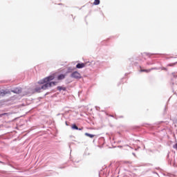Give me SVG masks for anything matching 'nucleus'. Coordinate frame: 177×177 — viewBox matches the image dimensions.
Segmentation results:
<instances>
[{
  "label": "nucleus",
  "instance_id": "nucleus-1",
  "mask_svg": "<svg viewBox=\"0 0 177 177\" xmlns=\"http://www.w3.org/2000/svg\"><path fill=\"white\" fill-rule=\"evenodd\" d=\"M53 80H55V74H53L46 78H44L42 80H40L39 82V84H41L42 86L41 87V89H44V91L46 89H48V88H50L51 86H55V85L57 84V82H50L53 81Z\"/></svg>",
  "mask_w": 177,
  "mask_h": 177
},
{
  "label": "nucleus",
  "instance_id": "nucleus-2",
  "mask_svg": "<svg viewBox=\"0 0 177 177\" xmlns=\"http://www.w3.org/2000/svg\"><path fill=\"white\" fill-rule=\"evenodd\" d=\"M71 77L76 80H80L81 78V73L78 71H75L71 73Z\"/></svg>",
  "mask_w": 177,
  "mask_h": 177
},
{
  "label": "nucleus",
  "instance_id": "nucleus-3",
  "mask_svg": "<svg viewBox=\"0 0 177 177\" xmlns=\"http://www.w3.org/2000/svg\"><path fill=\"white\" fill-rule=\"evenodd\" d=\"M86 66V63H81V64H77L76 65V68H84Z\"/></svg>",
  "mask_w": 177,
  "mask_h": 177
},
{
  "label": "nucleus",
  "instance_id": "nucleus-4",
  "mask_svg": "<svg viewBox=\"0 0 177 177\" xmlns=\"http://www.w3.org/2000/svg\"><path fill=\"white\" fill-rule=\"evenodd\" d=\"M64 78H66V75H64V74H61V75H58V77H57V80L59 81H60L62 80H64Z\"/></svg>",
  "mask_w": 177,
  "mask_h": 177
},
{
  "label": "nucleus",
  "instance_id": "nucleus-5",
  "mask_svg": "<svg viewBox=\"0 0 177 177\" xmlns=\"http://www.w3.org/2000/svg\"><path fill=\"white\" fill-rule=\"evenodd\" d=\"M12 92L14 93H21V90L19 88H15L14 91H12Z\"/></svg>",
  "mask_w": 177,
  "mask_h": 177
},
{
  "label": "nucleus",
  "instance_id": "nucleus-6",
  "mask_svg": "<svg viewBox=\"0 0 177 177\" xmlns=\"http://www.w3.org/2000/svg\"><path fill=\"white\" fill-rule=\"evenodd\" d=\"M85 136H88V138H91V139L93 138H95V135L93 134H89L88 133H85Z\"/></svg>",
  "mask_w": 177,
  "mask_h": 177
},
{
  "label": "nucleus",
  "instance_id": "nucleus-7",
  "mask_svg": "<svg viewBox=\"0 0 177 177\" xmlns=\"http://www.w3.org/2000/svg\"><path fill=\"white\" fill-rule=\"evenodd\" d=\"M150 71H151V70H150V69H141L140 70L141 73H150Z\"/></svg>",
  "mask_w": 177,
  "mask_h": 177
},
{
  "label": "nucleus",
  "instance_id": "nucleus-8",
  "mask_svg": "<svg viewBox=\"0 0 177 177\" xmlns=\"http://www.w3.org/2000/svg\"><path fill=\"white\" fill-rule=\"evenodd\" d=\"M6 93H8L3 90L0 91V96H5V95H6Z\"/></svg>",
  "mask_w": 177,
  "mask_h": 177
},
{
  "label": "nucleus",
  "instance_id": "nucleus-9",
  "mask_svg": "<svg viewBox=\"0 0 177 177\" xmlns=\"http://www.w3.org/2000/svg\"><path fill=\"white\" fill-rule=\"evenodd\" d=\"M72 129H76V130L79 129V131H81L82 129H79L78 127H77V125L73 124L72 125Z\"/></svg>",
  "mask_w": 177,
  "mask_h": 177
},
{
  "label": "nucleus",
  "instance_id": "nucleus-10",
  "mask_svg": "<svg viewBox=\"0 0 177 177\" xmlns=\"http://www.w3.org/2000/svg\"><path fill=\"white\" fill-rule=\"evenodd\" d=\"M57 89H58V91H66L67 88L64 86H58Z\"/></svg>",
  "mask_w": 177,
  "mask_h": 177
},
{
  "label": "nucleus",
  "instance_id": "nucleus-11",
  "mask_svg": "<svg viewBox=\"0 0 177 177\" xmlns=\"http://www.w3.org/2000/svg\"><path fill=\"white\" fill-rule=\"evenodd\" d=\"M100 3V0H95L93 2V5H99Z\"/></svg>",
  "mask_w": 177,
  "mask_h": 177
},
{
  "label": "nucleus",
  "instance_id": "nucleus-12",
  "mask_svg": "<svg viewBox=\"0 0 177 177\" xmlns=\"http://www.w3.org/2000/svg\"><path fill=\"white\" fill-rule=\"evenodd\" d=\"M8 113L0 114V117H3V115H8Z\"/></svg>",
  "mask_w": 177,
  "mask_h": 177
},
{
  "label": "nucleus",
  "instance_id": "nucleus-13",
  "mask_svg": "<svg viewBox=\"0 0 177 177\" xmlns=\"http://www.w3.org/2000/svg\"><path fill=\"white\" fill-rule=\"evenodd\" d=\"M174 148L176 149V150H177V144H176V145L174 146Z\"/></svg>",
  "mask_w": 177,
  "mask_h": 177
},
{
  "label": "nucleus",
  "instance_id": "nucleus-14",
  "mask_svg": "<svg viewBox=\"0 0 177 177\" xmlns=\"http://www.w3.org/2000/svg\"><path fill=\"white\" fill-rule=\"evenodd\" d=\"M37 91H41V88H39V89H37Z\"/></svg>",
  "mask_w": 177,
  "mask_h": 177
}]
</instances>
